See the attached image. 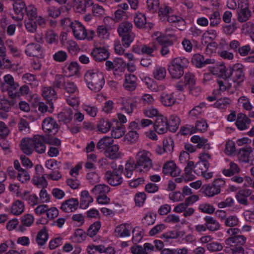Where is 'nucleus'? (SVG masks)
<instances>
[{
	"label": "nucleus",
	"instance_id": "obj_15",
	"mask_svg": "<svg viewBox=\"0 0 254 254\" xmlns=\"http://www.w3.org/2000/svg\"><path fill=\"white\" fill-rule=\"evenodd\" d=\"M184 79L185 82V85L188 86L190 92L193 95H196V93H194L195 90H197L199 91H200V88L199 87H195V79L194 75L193 73L188 72L186 73L184 76Z\"/></svg>",
	"mask_w": 254,
	"mask_h": 254
},
{
	"label": "nucleus",
	"instance_id": "obj_19",
	"mask_svg": "<svg viewBox=\"0 0 254 254\" xmlns=\"http://www.w3.org/2000/svg\"><path fill=\"white\" fill-rule=\"evenodd\" d=\"M42 47L38 43H31L27 46L25 53L29 56L39 57L42 55Z\"/></svg>",
	"mask_w": 254,
	"mask_h": 254
},
{
	"label": "nucleus",
	"instance_id": "obj_57",
	"mask_svg": "<svg viewBox=\"0 0 254 254\" xmlns=\"http://www.w3.org/2000/svg\"><path fill=\"white\" fill-rule=\"evenodd\" d=\"M156 215L153 213L149 212L146 214L142 220V223L146 225H153L156 220Z\"/></svg>",
	"mask_w": 254,
	"mask_h": 254
},
{
	"label": "nucleus",
	"instance_id": "obj_24",
	"mask_svg": "<svg viewBox=\"0 0 254 254\" xmlns=\"http://www.w3.org/2000/svg\"><path fill=\"white\" fill-rule=\"evenodd\" d=\"M48 239V234L46 227H44L37 234L35 241L39 246L42 247Z\"/></svg>",
	"mask_w": 254,
	"mask_h": 254
},
{
	"label": "nucleus",
	"instance_id": "obj_49",
	"mask_svg": "<svg viewBox=\"0 0 254 254\" xmlns=\"http://www.w3.org/2000/svg\"><path fill=\"white\" fill-rule=\"evenodd\" d=\"M66 80L64 76L62 74H57L55 78V80L53 84L54 88L61 89L64 87Z\"/></svg>",
	"mask_w": 254,
	"mask_h": 254
},
{
	"label": "nucleus",
	"instance_id": "obj_9",
	"mask_svg": "<svg viewBox=\"0 0 254 254\" xmlns=\"http://www.w3.org/2000/svg\"><path fill=\"white\" fill-rule=\"evenodd\" d=\"M42 128L46 133L55 134L59 129V125L51 117L45 118L42 123Z\"/></svg>",
	"mask_w": 254,
	"mask_h": 254
},
{
	"label": "nucleus",
	"instance_id": "obj_3",
	"mask_svg": "<svg viewBox=\"0 0 254 254\" xmlns=\"http://www.w3.org/2000/svg\"><path fill=\"white\" fill-rule=\"evenodd\" d=\"M225 186V181L222 179L215 180L211 184L204 185L201 190L208 197H213L221 192V190Z\"/></svg>",
	"mask_w": 254,
	"mask_h": 254
},
{
	"label": "nucleus",
	"instance_id": "obj_14",
	"mask_svg": "<svg viewBox=\"0 0 254 254\" xmlns=\"http://www.w3.org/2000/svg\"><path fill=\"white\" fill-rule=\"evenodd\" d=\"M214 61L213 59H205L204 57L199 54H194L191 60L193 64L198 68L202 67L206 64H214Z\"/></svg>",
	"mask_w": 254,
	"mask_h": 254
},
{
	"label": "nucleus",
	"instance_id": "obj_10",
	"mask_svg": "<svg viewBox=\"0 0 254 254\" xmlns=\"http://www.w3.org/2000/svg\"><path fill=\"white\" fill-rule=\"evenodd\" d=\"M72 33L74 37L77 40H84L87 36V30L85 27L79 22L74 21L72 24Z\"/></svg>",
	"mask_w": 254,
	"mask_h": 254
},
{
	"label": "nucleus",
	"instance_id": "obj_48",
	"mask_svg": "<svg viewBox=\"0 0 254 254\" xmlns=\"http://www.w3.org/2000/svg\"><path fill=\"white\" fill-rule=\"evenodd\" d=\"M180 236V232L174 230L167 232L162 235L161 238L164 239V242H169L170 239H177Z\"/></svg>",
	"mask_w": 254,
	"mask_h": 254
},
{
	"label": "nucleus",
	"instance_id": "obj_36",
	"mask_svg": "<svg viewBox=\"0 0 254 254\" xmlns=\"http://www.w3.org/2000/svg\"><path fill=\"white\" fill-rule=\"evenodd\" d=\"M72 112L71 109L66 111L61 112L58 114L59 121L63 122L64 124L69 123L72 119Z\"/></svg>",
	"mask_w": 254,
	"mask_h": 254
},
{
	"label": "nucleus",
	"instance_id": "obj_22",
	"mask_svg": "<svg viewBox=\"0 0 254 254\" xmlns=\"http://www.w3.org/2000/svg\"><path fill=\"white\" fill-rule=\"evenodd\" d=\"M130 226L128 224H121L115 228V233L117 237H126L130 235Z\"/></svg>",
	"mask_w": 254,
	"mask_h": 254
},
{
	"label": "nucleus",
	"instance_id": "obj_31",
	"mask_svg": "<svg viewBox=\"0 0 254 254\" xmlns=\"http://www.w3.org/2000/svg\"><path fill=\"white\" fill-rule=\"evenodd\" d=\"M160 101L165 106H172L175 102L176 99L171 94L163 93L160 97Z\"/></svg>",
	"mask_w": 254,
	"mask_h": 254
},
{
	"label": "nucleus",
	"instance_id": "obj_41",
	"mask_svg": "<svg viewBox=\"0 0 254 254\" xmlns=\"http://www.w3.org/2000/svg\"><path fill=\"white\" fill-rule=\"evenodd\" d=\"M111 127V125L110 122L108 120H105L104 119H101L97 125L98 130L103 133L108 132Z\"/></svg>",
	"mask_w": 254,
	"mask_h": 254
},
{
	"label": "nucleus",
	"instance_id": "obj_17",
	"mask_svg": "<svg viewBox=\"0 0 254 254\" xmlns=\"http://www.w3.org/2000/svg\"><path fill=\"white\" fill-rule=\"evenodd\" d=\"M134 21L135 25L138 28H143L147 30L152 28L153 24L150 22H146V18L144 14L139 13L136 14L134 17Z\"/></svg>",
	"mask_w": 254,
	"mask_h": 254
},
{
	"label": "nucleus",
	"instance_id": "obj_43",
	"mask_svg": "<svg viewBox=\"0 0 254 254\" xmlns=\"http://www.w3.org/2000/svg\"><path fill=\"white\" fill-rule=\"evenodd\" d=\"M22 198L32 205H35L38 203V198L35 194H31L29 192H25L22 194Z\"/></svg>",
	"mask_w": 254,
	"mask_h": 254
},
{
	"label": "nucleus",
	"instance_id": "obj_63",
	"mask_svg": "<svg viewBox=\"0 0 254 254\" xmlns=\"http://www.w3.org/2000/svg\"><path fill=\"white\" fill-rule=\"evenodd\" d=\"M67 57V54L65 52L60 51L53 55V59L56 62H64L66 60Z\"/></svg>",
	"mask_w": 254,
	"mask_h": 254
},
{
	"label": "nucleus",
	"instance_id": "obj_54",
	"mask_svg": "<svg viewBox=\"0 0 254 254\" xmlns=\"http://www.w3.org/2000/svg\"><path fill=\"white\" fill-rule=\"evenodd\" d=\"M27 19H35L37 16V8L32 5H28L25 9Z\"/></svg>",
	"mask_w": 254,
	"mask_h": 254
},
{
	"label": "nucleus",
	"instance_id": "obj_55",
	"mask_svg": "<svg viewBox=\"0 0 254 254\" xmlns=\"http://www.w3.org/2000/svg\"><path fill=\"white\" fill-rule=\"evenodd\" d=\"M64 89L68 93L73 94L78 90L76 85L72 81L66 80Z\"/></svg>",
	"mask_w": 254,
	"mask_h": 254
},
{
	"label": "nucleus",
	"instance_id": "obj_27",
	"mask_svg": "<svg viewBox=\"0 0 254 254\" xmlns=\"http://www.w3.org/2000/svg\"><path fill=\"white\" fill-rule=\"evenodd\" d=\"M132 24L128 21H124L120 24L118 28L119 35H122L133 33L131 31Z\"/></svg>",
	"mask_w": 254,
	"mask_h": 254
},
{
	"label": "nucleus",
	"instance_id": "obj_8",
	"mask_svg": "<svg viewBox=\"0 0 254 254\" xmlns=\"http://www.w3.org/2000/svg\"><path fill=\"white\" fill-rule=\"evenodd\" d=\"M155 130L159 134H163L168 130V121L166 117L162 115L156 116L154 123Z\"/></svg>",
	"mask_w": 254,
	"mask_h": 254
},
{
	"label": "nucleus",
	"instance_id": "obj_18",
	"mask_svg": "<svg viewBox=\"0 0 254 254\" xmlns=\"http://www.w3.org/2000/svg\"><path fill=\"white\" fill-rule=\"evenodd\" d=\"M79 204V202L76 198H70L64 201L62 204L61 209L66 212L75 211Z\"/></svg>",
	"mask_w": 254,
	"mask_h": 254
},
{
	"label": "nucleus",
	"instance_id": "obj_25",
	"mask_svg": "<svg viewBox=\"0 0 254 254\" xmlns=\"http://www.w3.org/2000/svg\"><path fill=\"white\" fill-rule=\"evenodd\" d=\"M204 220L206 222L205 225L209 231H216L220 229L219 223L212 217L206 216Z\"/></svg>",
	"mask_w": 254,
	"mask_h": 254
},
{
	"label": "nucleus",
	"instance_id": "obj_58",
	"mask_svg": "<svg viewBox=\"0 0 254 254\" xmlns=\"http://www.w3.org/2000/svg\"><path fill=\"white\" fill-rule=\"evenodd\" d=\"M166 75V69L162 67L157 68L154 70L153 72L154 77L157 80H162L164 79Z\"/></svg>",
	"mask_w": 254,
	"mask_h": 254
},
{
	"label": "nucleus",
	"instance_id": "obj_11",
	"mask_svg": "<svg viewBox=\"0 0 254 254\" xmlns=\"http://www.w3.org/2000/svg\"><path fill=\"white\" fill-rule=\"evenodd\" d=\"M137 78L134 74H126L123 84V87L128 91H134L137 86Z\"/></svg>",
	"mask_w": 254,
	"mask_h": 254
},
{
	"label": "nucleus",
	"instance_id": "obj_44",
	"mask_svg": "<svg viewBox=\"0 0 254 254\" xmlns=\"http://www.w3.org/2000/svg\"><path fill=\"white\" fill-rule=\"evenodd\" d=\"M4 83L2 84H5L7 88H10L11 89H17L19 87V84L14 82L13 77L10 74H7L3 77Z\"/></svg>",
	"mask_w": 254,
	"mask_h": 254
},
{
	"label": "nucleus",
	"instance_id": "obj_32",
	"mask_svg": "<svg viewBox=\"0 0 254 254\" xmlns=\"http://www.w3.org/2000/svg\"><path fill=\"white\" fill-rule=\"evenodd\" d=\"M230 168L225 169L223 170V173L225 176L231 177L240 172V168L239 166L233 162L230 163Z\"/></svg>",
	"mask_w": 254,
	"mask_h": 254
},
{
	"label": "nucleus",
	"instance_id": "obj_60",
	"mask_svg": "<svg viewBox=\"0 0 254 254\" xmlns=\"http://www.w3.org/2000/svg\"><path fill=\"white\" fill-rule=\"evenodd\" d=\"M167 20L170 23L180 24L181 26L185 25V20L183 18L175 15H168L166 18Z\"/></svg>",
	"mask_w": 254,
	"mask_h": 254
},
{
	"label": "nucleus",
	"instance_id": "obj_23",
	"mask_svg": "<svg viewBox=\"0 0 254 254\" xmlns=\"http://www.w3.org/2000/svg\"><path fill=\"white\" fill-rule=\"evenodd\" d=\"M105 155L111 159H116L119 158L121 152L119 151V146L116 144L110 146L105 151Z\"/></svg>",
	"mask_w": 254,
	"mask_h": 254
},
{
	"label": "nucleus",
	"instance_id": "obj_37",
	"mask_svg": "<svg viewBox=\"0 0 254 254\" xmlns=\"http://www.w3.org/2000/svg\"><path fill=\"white\" fill-rule=\"evenodd\" d=\"M210 166L209 163H204L199 161L196 163L193 172L197 175L203 174L204 172H206Z\"/></svg>",
	"mask_w": 254,
	"mask_h": 254
},
{
	"label": "nucleus",
	"instance_id": "obj_59",
	"mask_svg": "<svg viewBox=\"0 0 254 254\" xmlns=\"http://www.w3.org/2000/svg\"><path fill=\"white\" fill-rule=\"evenodd\" d=\"M25 26L26 30L30 33H34L37 30V24L35 19H27L25 20Z\"/></svg>",
	"mask_w": 254,
	"mask_h": 254
},
{
	"label": "nucleus",
	"instance_id": "obj_38",
	"mask_svg": "<svg viewBox=\"0 0 254 254\" xmlns=\"http://www.w3.org/2000/svg\"><path fill=\"white\" fill-rule=\"evenodd\" d=\"M22 79L24 82L31 85L36 86L38 85V82L35 75L30 73H27L23 75Z\"/></svg>",
	"mask_w": 254,
	"mask_h": 254
},
{
	"label": "nucleus",
	"instance_id": "obj_7",
	"mask_svg": "<svg viewBox=\"0 0 254 254\" xmlns=\"http://www.w3.org/2000/svg\"><path fill=\"white\" fill-rule=\"evenodd\" d=\"M13 8L16 15L11 14V17L16 21L22 20L26 8L25 2L23 0H15L13 3Z\"/></svg>",
	"mask_w": 254,
	"mask_h": 254
},
{
	"label": "nucleus",
	"instance_id": "obj_46",
	"mask_svg": "<svg viewBox=\"0 0 254 254\" xmlns=\"http://www.w3.org/2000/svg\"><path fill=\"white\" fill-rule=\"evenodd\" d=\"M101 222L99 221H96L90 225L87 230V235L90 237L95 236L101 228Z\"/></svg>",
	"mask_w": 254,
	"mask_h": 254
},
{
	"label": "nucleus",
	"instance_id": "obj_16",
	"mask_svg": "<svg viewBox=\"0 0 254 254\" xmlns=\"http://www.w3.org/2000/svg\"><path fill=\"white\" fill-rule=\"evenodd\" d=\"M162 171L164 174L170 175L172 177L179 176L180 173V169L173 161L166 163L163 166Z\"/></svg>",
	"mask_w": 254,
	"mask_h": 254
},
{
	"label": "nucleus",
	"instance_id": "obj_5",
	"mask_svg": "<svg viewBox=\"0 0 254 254\" xmlns=\"http://www.w3.org/2000/svg\"><path fill=\"white\" fill-rule=\"evenodd\" d=\"M226 75L231 76L234 82H240L244 80L245 78L243 65L240 64H237L230 67L227 70Z\"/></svg>",
	"mask_w": 254,
	"mask_h": 254
},
{
	"label": "nucleus",
	"instance_id": "obj_45",
	"mask_svg": "<svg viewBox=\"0 0 254 254\" xmlns=\"http://www.w3.org/2000/svg\"><path fill=\"white\" fill-rule=\"evenodd\" d=\"M48 16L56 18L59 16L61 13V8L53 5H49L47 8Z\"/></svg>",
	"mask_w": 254,
	"mask_h": 254
},
{
	"label": "nucleus",
	"instance_id": "obj_47",
	"mask_svg": "<svg viewBox=\"0 0 254 254\" xmlns=\"http://www.w3.org/2000/svg\"><path fill=\"white\" fill-rule=\"evenodd\" d=\"M209 70L213 75H221L226 72L225 67L222 64H215L209 67Z\"/></svg>",
	"mask_w": 254,
	"mask_h": 254
},
{
	"label": "nucleus",
	"instance_id": "obj_13",
	"mask_svg": "<svg viewBox=\"0 0 254 254\" xmlns=\"http://www.w3.org/2000/svg\"><path fill=\"white\" fill-rule=\"evenodd\" d=\"M34 149L38 153L45 152L46 150L44 136L36 135L32 138Z\"/></svg>",
	"mask_w": 254,
	"mask_h": 254
},
{
	"label": "nucleus",
	"instance_id": "obj_51",
	"mask_svg": "<svg viewBox=\"0 0 254 254\" xmlns=\"http://www.w3.org/2000/svg\"><path fill=\"white\" fill-rule=\"evenodd\" d=\"M11 65L10 60L6 57V51H0V68L2 66L4 68H9Z\"/></svg>",
	"mask_w": 254,
	"mask_h": 254
},
{
	"label": "nucleus",
	"instance_id": "obj_61",
	"mask_svg": "<svg viewBox=\"0 0 254 254\" xmlns=\"http://www.w3.org/2000/svg\"><path fill=\"white\" fill-rule=\"evenodd\" d=\"M208 127V125L205 120H200L196 121L195 126V131L204 132Z\"/></svg>",
	"mask_w": 254,
	"mask_h": 254
},
{
	"label": "nucleus",
	"instance_id": "obj_33",
	"mask_svg": "<svg viewBox=\"0 0 254 254\" xmlns=\"http://www.w3.org/2000/svg\"><path fill=\"white\" fill-rule=\"evenodd\" d=\"M252 151V147L250 146H247L241 149L238 155L240 160L244 162H248L249 161L250 155Z\"/></svg>",
	"mask_w": 254,
	"mask_h": 254
},
{
	"label": "nucleus",
	"instance_id": "obj_12",
	"mask_svg": "<svg viewBox=\"0 0 254 254\" xmlns=\"http://www.w3.org/2000/svg\"><path fill=\"white\" fill-rule=\"evenodd\" d=\"M91 55L96 61L101 62L109 58V53L105 48L97 47L92 50Z\"/></svg>",
	"mask_w": 254,
	"mask_h": 254
},
{
	"label": "nucleus",
	"instance_id": "obj_40",
	"mask_svg": "<svg viewBox=\"0 0 254 254\" xmlns=\"http://www.w3.org/2000/svg\"><path fill=\"white\" fill-rule=\"evenodd\" d=\"M24 208L23 203L20 200H16L12 205L11 208V212L12 214L15 215H18L21 214Z\"/></svg>",
	"mask_w": 254,
	"mask_h": 254
},
{
	"label": "nucleus",
	"instance_id": "obj_56",
	"mask_svg": "<svg viewBox=\"0 0 254 254\" xmlns=\"http://www.w3.org/2000/svg\"><path fill=\"white\" fill-rule=\"evenodd\" d=\"M237 13L238 20L241 22L246 21L251 15V12L250 9L244 10H238Z\"/></svg>",
	"mask_w": 254,
	"mask_h": 254
},
{
	"label": "nucleus",
	"instance_id": "obj_53",
	"mask_svg": "<svg viewBox=\"0 0 254 254\" xmlns=\"http://www.w3.org/2000/svg\"><path fill=\"white\" fill-rule=\"evenodd\" d=\"M122 37V41L123 45L126 48L129 47L130 44L133 41L134 38V33H130L128 34H125L120 35Z\"/></svg>",
	"mask_w": 254,
	"mask_h": 254
},
{
	"label": "nucleus",
	"instance_id": "obj_26",
	"mask_svg": "<svg viewBox=\"0 0 254 254\" xmlns=\"http://www.w3.org/2000/svg\"><path fill=\"white\" fill-rule=\"evenodd\" d=\"M20 147L23 152L27 155L32 153L34 149L32 138H24L21 142Z\"/></svg>",
	"mask_w": 254,
	"mask_h": 254
},
{
	"label": "nucleus",
	"instance_id": "obj_34",
	"mask_svg": "<svg viewBox=\"0 0 254 254\" xmlns=\"http://www.w3.org/2000/svg\"><path fill=\"white\" fill-rule=\"evenodd\" d=\"M110 188L105 184L96 185L91 190V192L95 195L104 194L109 192Z\"/></svg>",
	"mask_w": 254,
	"mask_h": 254
},
{
	"label": "nucleus",
	"instance_id": "obj_62",
	"mask_svg": "<svg viewBox=\"0 0 254 254\" xmlns=\"http://www.w3.org/2000/svg\"><path fill=\"white\" fill-rule=\"evenodd\" d=\"M17 177L18 180L22 183L29 180L30 179V175L29 173L24 169H20L18 171Z\"/></svg>",
	"mask_w": 254,
	"mask_h": 254
},
{
	"label": "nucleus",
	"instance_id": "obj_29",
	"mask_svg": "<svg viewBox=\"0 0 254 254\" xmlns=\"http://www.w3.org/2000/svg\"><path fill=\"white\" fill-rule=\"evenodd\" d=\"M114 140L112 137H104L99 140L97 144V148L100 151L106 150L113 144Z\"/></svg>",
	"mask_w": 254,
	"mask_h": 254
},
{
	"label": "nucleus",
	"instance_id": "obj_30",
	"mask_svg": "<svg viewBox=\"0 0 254 254\" xmlns=\"http://www.w3.org/2000/svg\"><path fill=\"white\" fill-rule=\"evenodd\" d=\"M93 199L87 190H83L81 193L80 207L82 208H87L89 204L93 202Z\"/></svg>",
	"mask_w": 254,
	"mask_h": 254
},
{
	"label": "nucleus",
	"instance_id": "obj_4",
	"mask_svg": "<svg viewBox=\"0 0 254 254\" xmlns=\"http://www.w3.org/2000/svg\"><path fill=\"white\" fill-rule=\"evenodd\" d=\"M151 153L146 150L139 151L136 155V163L140 171H147L152 167Z\"/></svg>",
	"mask_w": 254,
	"mask_h": 254
},
{
	"label": "nucleus",
	"instance_id": "obj_39",
	"mask_svg": "<svg viewBox=\"0 0 254 254\" xmlns=\"http://www.w3.org/2000/svg\"><path fill=\"white\" fill-rule=\"evenodd\" d=\"M125 134L124 126L121 124L117 123L116 127H113L112 130L111 135L115 138H119Z\"/></svg>",
	"mask_w": 254,
	"mask_h": 254
},
{
	"label": "nucleus",
	"instance_id": "obj_21",
	"mask_svg": "<svg viewBox=\"0 0 254 254\" xmlns=\"http://www.w3.org/2000/svg\"><path fill=\"white\" fill-rule=\"evenodd\" d=\"M191 141L193 143L197 144V148H203L205 151H207L210 148L208 139L204 137H201L198 135H193L191 138Z\"/></svg>",
	"mask_w": 254,
	"mask_h": 254
},
{
	"label": "nucleus",
	"instance_id": "obj_50",
	"mask_svg": "<svg viewBox=\"0 0 254 254\" xmlns=\"http://www.w3.org/2000/svg\"><path fill=\"white\" fill-rule=\"evenodd\" d=\"M163 151L171 153L174 150V143L172 138H167L163 140Z\"/></svg>",
	"mask_w": 254,
	"mask_h": 254
},
{
	"label": "nucleus",
	"instance_id": "obj_6",
	"mask_svg": "<svg viewBox=\"0 0 254 254\" xmlns=\"http://www.w3.org/2000/svg\"><path fill=\"white\" fill-rule=\"evenodd\" d=\"M104 178L109 185L114 187L120 185L123 182L121 174L117 170L107 171L105 174Z\"/></svg>",
	"mask_w": 254,
	"mask_h": 254
},
{
	"label": "nucleus",
	"instance_id": "obj_42",
	"mask_svg": "<svg viewBox=\"0 0 254 254\" xmlns=\"http://www.w3.org/2000/svg\"><path fill=\"white\" fill-rule=\"evenodd\" d=\"M0 88L2 92L7 91L8 96L11 99L10 100H15L16 98L19 97V93L16 91L17 89L7 88L5 84H1Z\"/></svg>",
	"mask_w": 254,
	"mask_h": 254
},
{
	"label": "nucleus",
	"instance_id": "obj_52",
	"mask_svg": "<svg viewBox=\"0 0 254 254\" xmlns=\"http://www.w3.org/2000/svg\"><path fill=\"white\" fill-rule=\"evenodd\" d=\"M209 19L210 20V25L211 27H215L217 26L220 22V16L219 12L215 11L211 13Z\"/></svg>",
	"mask_w": 254,
	"mask_h": 254
},
{
	"label": "nucleus",
	"instance_id": "obj_2",
	"mask_svg": "<svg viewBox=\"0 0 254 254\" xmlns=\"http://www.w3.org/2000/svg\"><path fill=\"white\" fill-rule=\"evenodd\" d=\"M189 64L185 57H178L173 59L169 65L168 70L173 78L179 79L184 74V67Z\"/></svg>",
	"mask_w": 254,
	"mask_h": 254
},
{
	"label": "nucleus",
	"instance_id": "obj_1",
	"mask_svg": "<svg viewBox=\"0 0 254 254\" xmlns=\"http://www.w3.org/2000/svg\"><path fill=\"white\" fill-rule=\"evenodd\" d=\"M85 80L88 87L94 92H99L105 84L103 74L97 70H89L85 74Z\"/></svg>",
	"mask_w": 254,
	"mask_h": 254
},
{
	"label": "nucleus",
	"instance_id": "obj_28",
	"mask_svg": "<svg viewBox=\"0 0 254 254\" xmlns=\"http://www.w3.org/2000/svg\"><path fill=\"white\" fill-rule=\"evenodd\" d=\"M16 102L15 100H8L5 98H0V110L8 112Z\"/></svg>",
	"mask_w": 254,
	"mask_h": 254
},
{
	"label": "nucleus",
	"instance_id": "obj_35",
	"mask_svg": "<svg viewBox=\"0 0 254 254\" xmlns=\"http://www.w3.org/2000/svg\"><path fill=\"white\" fill-rule=\"evenodd\" d=\"M180 123V120L178 117L171 116L168 122V129L171 132H176L179 127Z\"/></svg>",
	"mask_w": 254,
	"mask_h": 254
},
{
	"label": "nucleus",
	"instance_id": "obj_20",
	"mask_svg": "<svg viewBox=\"0 0 254 254\" xmlns=\"http://www.w3.org/2000/svg\"><path fill=\"white\" fill-rule=\"evenodd\" d=\"M250 123V119L246 115L242 113H239L238 115L235 124L240 130H243L247 129L249 127Z\"/></svg>",
	"mask_w": 254,
	"mask_h": 254
},
{
	"label": "nucleus",
	"instance_id": "obj_64",
	"mask_svg": "<svg viewBox=\"0 0 254 254\" xmlns=\"http://www.w3.org/2000/svg\"><path fill=\"white\" fill-rule=\"evenodd\" d=\"M148 9L152 12L157 11L159 5V0H147Z\"/></svg>",
	"mask_w": 254,
	"mask_h": 254
}]
</instances>
